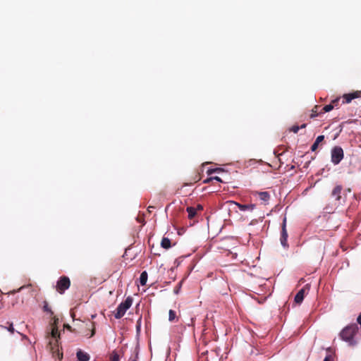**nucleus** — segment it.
<instances>
[{"instance_id": "nucleus-5", "label": "nucleus", "mask_w": 361, "mask_h": 361, "mask_svg": "<svg viewBox=\"0 0 361 361\" xmlns=\"http://www.w3.org/2000/svg\"><path fill=\"white\" fill-rule=\"evenodd\" d=\"M70 284L71 282L68 277H62L57 282L56 290L59 293H63L69 288Z\"/></svg>"}, {"instance_id": "nucleus-25", "label": "nucleus", "mask_w": 361, "mask_h": 361, "mask_svg": "<svg viewBox=\"0 0 361 361\" xmlns=\"http://www.w3.org/2000/svg\"><path fill=\"white\" fill-rule=\"evenodd\" d=\"M212 180H215L219 182H222L221 179L219 176H214L212 177Z\"/></svg>"}, {"instance_id": "nucleus-15", "label": "nucleus", "mask_w": 361, "mask_h": 361, "mask_svg": "<svg viewBox=\"0 0 361 361\" xmlns=\"http://www.w3.org/2000/svg\"><path fill=\"white\" fill-rule=\"evenodd\" d=\"M357 94H346L343 95L344 102L345 103H350L353 99L357 97Z\"/></svg>"}, {"instance_id": "nucleus-14", "label": "nucleus", "mask_w": 361, "mask_h": 361, "mask_svg": "<svg viewBox=\"0 0 361 361\" xmlns=\"http://www.w3.org/2000/svg\"><path fill=\"white\" fill-rule=\"evenodd\" d=\"M324 138V135H319V136H318V137H317V139H316L315 142H314V144L312 145V147H311V149H312V151L316 150V149L317 148V147H318L319 144L322 141H323Z\"/></svg>"}, {"instance_id": "nucleus-24", "label": "nucleus", "mask_w": 361, "mask_h": 361, "mask_svg": "<svg viewBox=\"0 0 361 361\" xmlns=\"http://www.w3.org/2000/svg\"><path fill=\"white\" fill-rule=\"evenodd\" d=\"M299 129H300V127H299V126H293V127H292L291 130H292L293 133H297L298 132Z\"/></svg>"}, {"instance_id": "nucleus-1", "label": "nucleus", "mask_w": 361, "mask_h": 361, "mask_svg": "<svg viewBox=\"0 0 361 361\" xmlns=\"http://www.w3.org/2000/svg\"><path fill=\"white\" fill-rule=\"evenodd\" d=\"M59 319L56 317H53L51 324V331L50 334L49 345L54 357H57L59 360L63 357V353L60 352L58 345V338H59V332L57 327Z\"/></svg>"}, {"instance_id": "nucleus-7", "label": "nucleus", "mask_w": 361, "mask_h": 361, "mask_svg": "<svg viewBox=\"0 0 361 361\" xmlns=\"http://www.w3.org/2000/svg\"><path fill=\"white\" fill-rule=\"evenodd\" d=\"M230 203L233 204L235 206H237L240 211H246V210L252 211L255 207V205L252 204H239V203L233 202V201H231Z\"/></svg>"}, {"instance_id": "nucleus-10", "label": "nucleus", "mask_w": 361, "mask_h": 361, "mask_svg": "<svg viewBox=\"0 0 361 361\" xmlns=\"http://www.w3.org/2000/svg\"><path fill=\"white\" fill-rule=\"evenodd\" d=\"M338 98L333 100L331 104H327L325 106H324L323 112H329L331 111L334 108V106H336L338 105Z\"/></svg>"}, {"instance_id": "nucleus-8", "label": "nucleus", "mask_w": 361, "mask_h": 361, "mask_svg": "<svg viewBox=\"0 0 361 361\" xmlns=\"http://www.w3.org/2000/svg\"><path fill=\"white\" fill-rule=\"evenodd\" d=\"M255 195H258L259 200L264 204H267L270 199V195L267 192H257Z\"/></svg>"}, {"instance_id": "nucleus-16", "label": "nucleus", "mask_w": 361, "mask_h": 361, "mask_svg": "<svg viewBox=\"0 0 361 361\" xmlns=\"http://www.w3.org/2000/svg\"><path fill=\"white\" fill-rule=\"evenodd\" d=\"M187 212L188 213V218L192 219L197 213V209L195 207H189L187 208Z\"/></svg>"}, {"instance_id": "nucleus-22", "label": "nucleus", "mask_w": 361, "mask_h": 361, "mask_svg": "<svg viewBox=\"0 0 361 361\" xmlns=\"http://www.w3.org/2000/svg\"><path fill=\"white\" fill-rule=\"evenodd\" d=\"M324 361H334V357L331 355H328L325 357Z\"/></svg>"}, {"instance_id": "nucleus-3", "label": "nucleus", "mask_w": 361, "mask_h": 361, "mask_svg": "<svg viewBox=\"0 0 361 361\" xmlns=\"http://www.w3.org/2000/svg\"><path fill=\"white\" fill-rule=\"evenodd\" d=\"M133 304V299L128 297L124 302H122L117 307L114 317L116 319H121L124 316L126 311L131 307Z\"/></svg>"}, {"instance_id": "nucleus-17", "label": "nucleus", "mask_w": 361, "mask_h": 361, "mask_svg": "<svg viewBox=\"0 0 361 361\" xmlns=\"http://www.w3.org/2000/svg\"><path fill=\"white\" fill-rule=\"evenodd\" d=\"M147 281V274L146 271L141 273L140 276V283L142 286H145Z\"/></svg>"}, {"instance_id": "nucleus-30", "label": "nucleus", "mask_w": 361, "mask_h": 361, "mask_svg": "<svg viewBox=\"0 0 361 361\" xmlns=\"http://www.w3.org/2000/svg\"><path fill=\"white\" fill-rule=\"evenodd\" d=\"M305 126H306V125H305V124H303V125H302V126H301V128H305Z\"/></svg>"}, {"instance_id": "nucleus-13", "label": "nucleus", "mask_w": 361, "mask_h": 361, "mask_svg": "<svg viewBox=\"0 0 361 361\" xmlns=\"http://www.w3.org/2000/svg\"><path fill=\"white\" fill-rule=\"evenodd\" d=\"M161 246L164 249H169L171 247V240L168 238H163L161 241Z\"/></svg>"}, {"instance_id": "nucleus-21", "label": "nucleus", "mask_w": 361, "mask_h": 361, "mask_svg": "<svg viewBox=\"0 0 361 361\" xmlns=\"http://www.w3.org/2000/svg\"><path fill=\"white\" fill-rule=\"evenodd\" d=\"M221 171V169H219V168H217V169H209V170L207 171V174H208V175H211V174H212L213 173H215V172H217V171Z\"/></svg>"}, {"instance_id": "nucleus-27", "label": "nucleus", "mask_w": 361, "mask_h": 361, "mask_svg": "<svg viewBox=\"0 0 361 361\" xmlns=\"http://www.w3.org/2000/svg\"><path fill=\"white\" fill-rule=\"evenodd\" d=\"M357 321V323L361 325V314L358 316Z\"/></svg>"}, {"instance_id": "nucleus-6", "label": "nucleus", "mask_w": 361, "mask_h": 361, "mask_svg": "<svg viewBox=\"0 0 361 361\" xmlns=\"http://www.w3.org/2000/svg\"><path fill=\"white\" fill-rule=\"evenodd\" d=\"M288 238V233L286 231V219L284 218L283 224H282V230H281V244L283 247H288V245L287 243Z\"/></svg>"}, {"instance_id": "nucleus-2", "label": "nucleus", "mask_w": 361, "mask_h": 361, "mask_svg": "<svg viewBox=\"0 0 361 361\" xmlns=\"http://www.w3.org/2000/svg\"><path fill=\"white\" fill-rule=\"evenodd\" d=\"M358 326L356 324L346 326L339 334L341 339L348 343L349 346H355L357 343V334Z\"/></svg>"}, {"instance_id": "nucleus-9", "label": "nucleus", "mask_w": 361, "mask_h": 361, "mask_svg": "<svg viewBox=\"0 0 361 361\" xmlns=\"http://www.w3.org/2000/svg\"><path fill=\"white\" fill-rule=\"evenodd\" d=\"M306 288H303L301 290L298 291V293L295 296V302L298 304H300L305 297V293Z\"/></svg>"}, {"instance_id": "nucleus-12", "label": "nucleus", "mask_w": 361, "mask_h": 361, "mask_svg": "<svg viewBox=\"0 0 361 361\" xmlns=\"http://www.w3.org/2000/svg\"><path fill=\"white\" fill-rule=\"evenodd\" d=\"M342 190V187L341 185H337L334 188V189L332 191V196L336 197V200H339L341 196L340 194Z\"/></svg>"}, {"instance_id": "nucleus-11", "label": "nucleus", "mask_w": 361, "mask_h": 361, "mask_svg": "<svg viewBox=\"0 0 361 361\" xmlns=\"http://www.w3.org/2000/svg\"><path fill=\"white\" fill-rule=\"evenodd\" d=\"M77 357L79 360V361H89L90 356L87 353H84L81 350H79L77 353Z\"/></svg>"}, {"instance_id": "nucleus-28", "label": "nucleus", "mask_w": 361, "mask_h": 361, "mask_svg": "<svg viewBox=\"0 0 361 361\" xmlns=\"http://www.w3.org/2000/svg\"><path fill=\"white\" fill-rule=\"evenodd\" d=\"M196 209H197V210H202L203 209V207L202 205L199 204V205H197Z\"/></svg>"}, {"instance_id": "nucleus-29", "label": "nucleus", "mask_w": 361, "mask_h": 361, "mask_svg": "<svg viewBox=\"0 0 361 361\" xmlns=\"http://www.w3.org/2000/svg\"><path fill=\"white\" fill-rule=\"evenodd\" d=\"M131 361H137V357H135V358H133Z\"/></svg>"}, {"instance_id": "nucleus-4", "label": "nucleus", "mask_w": 361, "mask_h": 361, "mask_svg": "<svg viewBox=\"0 0 361 361\" xmlns=\"http://www.w3.org/2000/svg\"><path fill=\"white\" fill-rule=\"evenodd\" d=\"M343 158V150L341 147H335L331 150V161L335 165L338 164Z\"/></svg>"}, {"instance_id": "nucleus-23", "label": "nucleus", "mask_w": 361, "mask_h": 361, "mask_svg": "<svg viewBox=\"0 0 361 361\" xmlns=\"http://www.w3.org/2000/svg\"><path fill=\"white\" fill-rule=\"evenodd\" d=\"M7 330L11 334L14 333L15 330L12 323L10 324L9 326L7 328Z\"/></svg>"}, {"instance_id": "nucleus-18", "label": "nucleus", "mask_w": 361, "mask_h": 361, "mask_svg": "<svg viewBox=\"0 0 361 361\" xmlns=\"http://www.w3.org/2000/svg\"><path fill=\"white\" fill-rule=\"evenodd\" d=\"M176 317V312L172 310H170L169 312V320L170 322H173Z\"/></svg>"}, {"instance_id": "nucleus-20", "label": "nucleus", "mask_w": 361, "mask_h": 361, "mask_svg": "<svg viewBox=\"0 0 361 361\" xmlns=\"http://www.w3.org/2000/svg\"><path fill=\"white\" fill-rule=\"evenodd\" d=\"M111 361H119V355L116 351H113L111 355Z\"/></svg>"}, {"instance_id": "nucleus-19", "label": "nucleus", "mask_w": 361, "mask_h": 361, "mask_svg": "<svg viewBox=\"0 0 361 361\" xmlns=\"http://www.w3.org/2000/svg\"><path fill=\"white\" fill-rule=\"evenodd\" d=\"M43 310L44 312H49L51 315L53 314V312L51 311V308L49 307L47 302H44Z\"/></svg>"}, {"instance_id": "nucleus-26", "label": "nucleus", "mask_w": 361, "mask_h": 361, "mask_svg": "<svg viewBox=\"0 0 361 361\" xmlns=\"http://www.w3.org/2000/svg\"><path fill=\"white\" fill-rule=\"evenodd\" d=\"M211 180H212V177H211V178H209L205 179V180H204V183H209Z\"/></svg>"}]
</instances>
